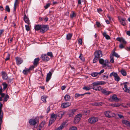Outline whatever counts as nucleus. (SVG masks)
Wrapping results in <instances>:
<instances>
[{"label":"nucleus","instance_id":"obj_1","mask_svg":"<svg viewBox=\"0 0 130 130\" xmlns=\"http://www.w3.org/2000/svg\"><path fill=\"white\" fill-rule=\"evenodd\" d=\"M39 121V117H36L35 118H32L29 119L28 122L30 125L33 126L35 128H36L38 126Z\"/></svg>","mask_w":130,"mask_h":130},{"label":"nucleus","instance_id":"obj_2","mask_svg":"<svg viewBox=\"0 0 130 130\" xmlns=\"http://www.w3.org/2000/svg\"><path fill=\"white\" fill-rule=\"evenodd\" d=\"M56 114L52 113L51 115V118L49 123V125L52 124L55 120L57 117Z\"/></svg>","mask_w":130,"mask_h":130},{"label":"nucleus","instance_id":"obj_3","mask_svg":"<svg viewBox=\"0 0 130 130\" xmlns=\"http://www.w3.org/2000/svg\"><path fill=\"white\" fill-rule=\"evenodd\" d=\"M99 63L102 65L104 67H105L106 66L108 67L109 66V64L110 63L107 59L104 60V59L102 58L100 59H99Z\"/></svg>","mask_w":130,"mask_h":130},{"label":"nucleus","instance_id":"obj_4","mask_svg":"<svg viewBox=\"0 0 130 130\" xmlns=\"http://www.w3.org/2000/svg\"><path fill=\"white\" fill-rule=\"evenodd\" d=\"M110 77L113 76L114 77L115 80L117 82L119 81L120 79V77L116 73L113 72L110 74Z\"/></svg>","mask_w":130,"mask_h":130},{"label":"nucleus","instance_id":"obj_5","mask_svg":"<svg viewBox=\"0 0 130 130\" xmlns=\"http://www.w3.org/2000/svg\"><path fill=\"white\" fill-rule=\"evenodd\" d=\"M104 114L105 116L108 118L114 117L115 116V115L114 113L109 111H105L104 112Z\"/></svg>","mask_w":130,"mask_h":130},{"label":"nucleus","instance_id":"obj_6","mask_svg":"<svg viewBox=\"0 0 130 130\" xmlns=\"http://www.w3.org/2000/svg\"><path fill=\"white\" fill-rule=\"evenodd\" d=\"M82 117V115L81 113L77 114L75 117L74 123L75 124L78 123L80 121Z\"/></svg>","mask_w":130,"mask_h":130},{"label":"nucleus","instance_id":"obj_7","mask_svg":"<svg viewBox=\"0 0 130 130\" xmlns=\"http://www.w3.org/2000/svg\"><path fill=\"white\" fill-rule=\"evenodd\" d=\"M2 104L0 102V130L1 129V124L2 123V118H3V112L2 110Z\"/></svg>","mask_w":130,"mask_h":130},{"label":"nucleus","instance_id":"obj_8","mask_svg":"<svg viewBox=\"0 0 130 130\" xmlns=\"http://www.w3.org/2000/svg\"><path fill=\"white\" fill-rule=\"evenodd\" d=\"M98 121L97 117H93L90 118L88 120V121L89 123L93 124L96 122Z\"/></svg>","mask_w":130,"mask_h":130},{"label":"nucleus","instance_id":"obj_9","mask_svg":"<svg viewBox=\"0 0 130 130\" xmlns=\"http://www.w3.org/2000/svg\"><path fill=\"white\" fill-rule=\"evenodd\" d=\"M48 29V27L47 25H43L41 26L40 32L42 33H44Z\"/></svg>","mask_w":130,"mask_h":130},{"label":"nucleus","instance_id":"obj_10","mask_svg":"<svg viewBox=\"0 0 130 130\" xmlns=\"http://www.w3.org/2000/svg\"><path fill=\"white\" fill-rule=\"evenodd\" d=\"M104 72V70L102 69L99 72H93L91 73V75L93 77H96L99 76L98 75H100Z\"/></svg>","mask_w":130,"mask_h":130},{"label":"nucleus","instance_id":"obj_11","mask_svg":"<svg viewBox=\"0 0 130 130\" xmlns=\"http://www.w3.org/2000/svg\"><path fill=\"white\" fill-rule=\"evenodd\" d=\"M94 55L95 57L99 58L101 57L102 55V51L100 50L96 51L94 53Z\"/></svg>","mask_w":130,"mask_h":130},{"label":"nucleus","instance_id":"obj_12","mask_svg":"<svg viewBox=\"0 0 130 130\" xmlns=\"http://www.w3.org/2000/svg\"><path fill=\"white\" fill-rule=\"evenodd\" d=\"M111 101H113L115 102H118L119 101V99L117 98L116 94L113 95L111 98Z\"/></svg>","mask_w":130,"mask_h":130},{"label":"nucleus","instance_id":"obj_13","mask_svg":"<svg viewBox=\"0 0 130 130\" xmlns=\"http://www.w3.org/2000/svg\"><path fill=\"white\" fill-rule=\"evenodd\" d=\"M71 105L69 102H64L62 103L61 107L63 108H66L70 106Z\"/></svg>","mask_w":130,"mask_h":130},{"label":"nucleus","instance_id":"obj_14","mask_svg":"<svg viewBox=\"0 0 130 130\" xmlns=\"http://www.w3.org/2000/svg\"><path fill=\"white\" fill-rule=\"evenodd\" d=\"M41 58L42 60L45 61H47L49 60V58L47 55L42 54L41 57Z\"/></svg>","mask_w":130,"mask_h":130},{"label":"nucleus","instance_id":"obj_15","mask_svg":"<svg viewBox=\"0 0 130 130\" xmlns=\"http://www.w3.org/2000/svg\"><path fill=\"white\" fill-rule=\"evenodd\" d=\"M15 60L17 64L19 65L22 63L23 62V60L22 59L19 57H16L15 58Z\"/></svg>","mask_w":130,"mask_h":130},{"label":"nucleus","instance_id":"obj_16","mask_svg":"<svg viewBox=\"0 0 130 130\" xmlns=\"http://www.w3.org/2000/svg\"><path fill=\"white\" fill-rule=\"evenodd\" d=\"M66 123L64 122L61 124L59 126L56 128L54 130H62L64 127L66 126Z\"/></svg>","mask_w":130,"mask_h":130},{"label":"nucleus","instance_id":"obj_17","mask_svg":"<svg viewBox=\"0 0 130 130\" xmlns=\"http://www.w3.org/2000/svg\"><path fill=\"white\" fill-rule=\"evenodd\" d=\"M102 93L106 95H107L112 92L111 91H108L104 89H103L101 91Z\"/></svg>","mask_w":130,"mask_h":130},{"label":"nucleus","instance_id":"obj_18","mask_svg":"<svg viewBox=\"0 0 130 130\" xmlns=\"http://www.w3.org/2000/svg\"><path fill=\"white\" fill-rule=\"evenodd\" d=\"M98 85L96 82H95L90 85L91 89H93L95 90L96 89V86Z\"/></svg>","mask_w":130,"mask_h":130},{"label":"nucleus","instance_id":"obj_19","mask_svg":"<svg viewBox=\"0 0 130 130\" xmlns=\"http://www.w3.org/2000/svg\"><path fill=\"white\" fill-rule=\"evenodd\" d=\"M122 122L123 124L130 127V122L129 121L126 120H122Z\"/></svg>","mask_w":130,"mask_h":130},{"label":"nucleus","instance_id":"obj_20","mask_svg":"<svg viewBox=\"0 0 130 130\" xmlns=\"http://www.w3.org/2000/svg\"><path fill=\"white\" fill-rule=\"evenodd\" d=\"M127 83L125 82L121 84V85H123L124 86V88L123 89L125 92H127L128 89L127 88Z\"/></svg>","mask_w":130,"mask_h":130},{"label":"nucleus","instance_id":"obj_21","mask_svg":"<svg viewBox=\"0 0 130 130\" xmlns=\"http://www.w3.org/2000/svg\"><path fill=\"white\" fill-rule=\"evenodd\" d=\"M118 19L121 23L123 25H125L126 24L125 22V19L121 17H119Z\"/></svg>","mask_w":130,"mask_h":130},{"label":"nucleus","instance_id":"obj_22","mask_svg":"<svg viewBox=\"0 0 130 130\" xmlns=\"http://www.w3.org/2000/svg\"><path fill=\"white\" fill-rule=\"evenodd\" d=\"M24 19L26 23L28 24H30L28 18L26 15L25 14L24 15Z\"/></svg>","mask_w":130,"mask_h":130},{"label":"nucleus","instance_id":"obj_23","mask_svg":"<svg viewBox=\"0 0 130 130\" xmlns=\"http://www.w3.org/2000/svg\"><path fill=\"white\" fill-rule=\"evenodd\" d=\"M116 39L118 41L123 43L124 44H126V42L122 38L118 37Z\"/></svg>","mask_w":130,"mask_h":130},{"label":"nucleus","instance_id":"obj_24","mask_svg":"<svg viewBox=\"0 0 130 130\" xmlns=\"http://www.w3.org/2000/svg\"><path fill=\"white\" fill-rule=\"evenodd\" d=\"M76 110L73 109L70 111L69 113V117H72L75 114V113L76 111Z\"/></svg>","mask_w":130,"mask_h":130},{"label":"nucleus","instance_id":"obj_25","mask_svg":"<svg viewBox=\"0 0 130 130\" xmlns=\"http://www.w3.org/2000/svg\"><path fill=\"white\" fill-rule=\"evenodd\" d=\"M52 75V73L51 72H49L47 73V75L46 80V81L47 82H48L49 80L51 79Z\"/></svg>","mask_w":130,"mask_h":130},{"label":"nucleus","instance_id":"obj_26","mask_svg":"<svg viewBox=\"0 0 130 130\" xmlns=\"http://www.w3.org/2000/svg\"><path fill=\"white\" fill-rule=\"evenodd\" d=\"M40 59L39 58H35L34 60L33 63L34 65L35 66H37L38 64V62L39 61Z\"/></svg>","mask_w":130,"mask_h":130},{"label":"nucleus","instance_id":"obj_27","mask_svg":"<svg viewBox=\"0 0 130 130\" xmlns=\"http://www.w3.org/2000/svg\"><path fill=\"white\" fill-rule=\"evenodd\" d=\"M2 78L3 79L6 80L8 78L7 74L6 73L4 72H2Z\"/></svg>","mask_w":130,"mask_h":130},{"label":"nucleus","instance_id":"obj_28","mask_svg":"<svg viewBox=\"0 0 130 130\" xmlns=\"http://www.w3.org/2000/svg\"><path fill=\"white\" fill-rule=\"evenodd\" d=\"M102 33L103 36L105 37L106 39L108 40L110 39V37L107 34L105 31L102 32Z\"/></svg>","mask_w":130,"mask_h":130},{"label":"nucleus","instance_id":"obj_29","mask_svg":"<svg viewBox=\"0 0 130 130\" xmlns=\"http://www.w3.org/2000/svg\"><path fill=\"white\" fill-rule=\"evenodd\" d=\"M29 69L25 68L23 70V73L25 75H27L29 72Z\"/></svg>","mask_w":130,"mask_h":130},{"label":"nucleus","instance_id":"obj_30","mask_svg":"<svg viewBox=\"0 0 130 130\" xmlns=\"http://www.w3.org/2000/svg\"><path fill=\"white\" fill-rule=\"evenodd\" d=\"M64 99L65 101H69L70 100V96L68 94H66L64 97Z\"/></svg>","mask_w":130,"mask_h":130},{"label":"nucleus","instance_id":"obj_31","mask_svg":"<svg viewBox=\"0 0 130 130\" xmlns=\"http://www.w3.org/2000/svg\"><path fill=\"white\" fill-rule=\"evenodd\" d=\"M47 98V96L43 95L41 96V99L44 103H46V99Z\"/></svg>","mask_w":130,"mask_h":130},{"label":"nucleus","instance_id":"obj_32","mask_svg":"<svg viewBox=\"0 0 130 130\" xmlns=\"http://www.w3.org/2000/svg\"><path fill=\"white\" fill-rule=\"evenodd\" d=\"M18 4V0H15L14 4L13 10L15 11L16 9V7L17 6Z\"/></svg>","mask_w":130,"mask_h":130},{"label":"nucleus","instance_id":"obj_33","mask_svg":"<svg viewBox=\"0 0 130 130\" xmlns=\"http://www.w3.org/2000/svg\"><path fill=\"white\" fill-rule=\"evenodd\" d=\"M91 89L90 85L87 86H84L83 88V89L86 91H88Z\"/></svg>","mask_w":130,"mask_h":130},{"label":"nucleus","instance_id":"obj_34","mask_svg":"<svg viewBox=\"0 0 130 130\" xmlns=\"http://www.w3.org/2000/svg\"><path fill=\"white\" fill-rule=\"evenodd\" d=\"M103 104V103L102 102H95L93 103L92 104V105L93 106H99V105H102Z\"/></svg>","mask_w":130,"mask_h":130},{"label":"nucleus","instance_id":"obj_35","mask_svg":"<svg viewBox=\"0 0 130 130\" xmlns=\"http://www.w3.org/2000/svg\"><path fill=\"white\" fill-rule=\"evenodd\" d=\"M41 25H36L35 27V30H41Z\"/></svg>","mask_w":130,"mask_h":130},{"label":"nucleus","instance_id":"obj_36","mask_svg":"<svg viewBox=\"0 0 130 130\" xmlns=\"http://www.w3.org/2000/svg\"><path fill=\"white\" fill-rule=\"evenodd\" d=\"M90 112L89 110H85L83 111L82 113L84 115H88L89 114Z\"/></svg>","mask_w":130,"mask_h":130},{"label":"nucleus","instance_id":"obj_37","mask_svg":"<svg viewBox=\"0 0 130 130\" xmlns=\"http://www.w3.org/2000/svg\"><path fill=\"white\" fill-rule=\"evenodd\" d=\"M76 15V14L74 11H72L70 14V17L72 19L73 18L75 17Z\"/></svg>","mask_w":130,"mask_h":130},{"label":"nucleus","instance_id":"obj_38","mask_svg":"<svg viewBox=\"0 0 130 130\" xmlns=\"http://www.w3.org/2000/svg\"><path fill=\"white\" fill-rule=\"evenodd\" d=\"M110 106H112L113 107H119L120 105V104L118 103H114L111 104L109 105Z\"/></svg>","mask_w":130,"mask_h":130},{"label":"nucleus","instance_id":"obj_39","mask_svg":"<svg viewBox=\"0 0 130 130\" xmlns=\"http://www.w3.org/2000/svg\"><path fill=\"white\" fill-rule=\"evenodd\" d=\"M120 72L123 76H125L126 75V72L125 70L122 69L120 71Z\"/></svg>","mask_w":130,"mask_h":130},{"label":"nucleus","instance_id":"obj_40","mask_svg":"<svg viewBox=\"0 0 130 130\" xmlns=\"http://www.w3.org/2000/svg\"><path fill=\"white\" fill-rule=\"evenodd\" d=\"M98 85H102L106 84V83L104 81H97L96 82Z\"/></svg>","mask_w":130,"mask_h":130},{"label":"nucleus","instance_id":"obj_41","mask_svg":"<svg viewBox=\"0 0 130 130\" xmlns=\"http://www.w3.org/2000/svg\"><path fill=\"white\" fill-rule=\"evenodd\" d=\"M103 89V88L101 86H99L98 87H97L96 89H95V90L96 91L98 90L99 91H100L101 92Z\"/></svg>","mask_w":130,"mask_h":130},{"label":"nucleus","instance_id":"obj_42","mask_svg":"<svg viewBox=\"0 0 130 130\" xmlns=\"http://www.w3.org/2000/svg\"><path fill=\"white\" fill-rule=\"evenodd\" d=\"M45 124V121H43L39 125V126L42 128L44 127V125Z\"/></svg>","mask_w":130,"mask_h":130},{"label":"nucleus","instance_id":"obj_43","mask_svg":"<svg viewBox=\"0 0 130 130\" xmlns=\"http://www.w3.org/2000/svg\"><path fill=\"white\" fill-rule=\"evenodd\" d=\"M108 77V75L107 74H106L105 75H103L101 77L103 78L104 80H106L107 79Z\"/></svg>","mask_w":130,"mask_h":130},{"label":"nucleus","instance_id":"obj_44","mask_svg":"<svg viewBox=\"0 0 130 130\" xmlns=\"http://www.w3.org/2000/svg\"><path fill=\"white\" fill-rule=\"evenodd\" d=\"M72 34H69L67 35V39L68 40H69L71 39L72 36Z\"/></svg>","mask_w":130,"mask_h":130},{"label":"nucleus","instance_id":"obj_45","mask_svg":"<svg viewBox=\"0 0 130 130\" xmlns=\"http://www.w3.org/2000/svg\"><path fill=\"white\" fill-rule=\"evenodd\" d=\"M111 56H112L113 57V56H114L117 58H119L120 57L119 56L117 53H116L114 51L113 52V53L112 55Z\"/></svg>","mask_w":130,"mask_h":130},{"label":"nucleus","instance_id":"obj_46","mask_svg":"<svg viewBox=\"0 0 130 130\" xmlns=\"http://www.w3.org/2000/svg\"><path fill=\"white\" fill-rule=\"evenodd\" d=\"M2 85L3 87V89L4 90L8 86L7 84L5 83H3L2 84Z\"/></svg>","mask_w":130,"mask_h":130},{"label":"nucleus","instance_id":"obj_47","mask_svg":"<svg viewBox=\"0 0 130 130\" xmlns=\"http://www.w3.org/2000/svg\"><path fill=\"white\" fill-rule=\"evenodd\" d=\"M99 58L96 57L95 56L93 60V63H95L96 62L98 61Z\"/></svg>","mask_w":130,"mask_h":130},{"label":"nucleus","instance_id":"obj_48","mask_svg":"<svg viewBox=\"0 0 130 130\" xmlns=\"http://www.w3.org/2000/svg\"><path fill=\"white\" fill-rule=\"evenodd\" d=\"M84 95V94H79L78 93H76L75 94V97L76 98H77L81 96H83Z\"/></svg>","mask_w":130,"mask_h":130},{"label":"nucleus","instance_id":"obj_49","mask_svg":"<svg viewBox=\"0 0 130 130\" xmlns=\"http://www.w3.org/2000/svg\"><path fill=\"white\" fill-rule=\"evenodd\" d=\"M69 130H77V128L75 126H72L70 127Z\"/></svg>","mask_w":130,"mask_h":130},{"label":"nucleus","instance_id":"obj_50","mask_svg":"<svg viewBox=\"0 0 130 130\" xmlns=\"http://www.w3.org/2000/svg\"><path fill=\"white\" fill-rule=\"evenodd\" d=\"M9 98V96L8 95H6L4 98V101H7L8 100Z\"/></svg>","mask_w":130,"mask_h":130},{"label":"nucleus","instance_id":"obj_51","mask_svg":"<svg viewBox=\"0 0 130 130\" xmlns=\"http://www.w3.org/2000/svg\"><path fill=\"white\" fill-rule=\"evenodd\" d=\"M79 58L81 60H82L83 61H84V58L83 57V55L82 54H81L80 55V56H79Z\"/></svg>","mask_w":130,"mask_h":130},{"label":"nucleus","instance_id":"obj_52","mask_svg":"<svg viewBox=\"0 0 130 130\" xmlns=\"http://www.w3.org/2000/svg\"><path fill=\"white\" fill-rule=\"evenodd\" d=\"M64 114V112H62V111H60L59 112V115H58V116H59V115H61V117L60 118V119L61 118H62V116Z\"/></svg>","mask_w":130,"mask_h":130},{"label":"nucleus","instance_id":"obj_53","mask_svg":"<svg viewBox=\"0 0 130 130\" xmlns=\"http://www.w3.org/2000/svg\"><path fill=\"white\" fill-rule=\"evenodd\" d=\"M117 115L118 116L119 118L120 119H122L124 118L123 116L121 114L117 113Z\"/></svg>","mask_w":130,"mask_h":130},{"label":"nucleus","instance_id":"obj_54","mask_svg":"<svg viewBox=\"0 0 130 130\" xmlns=\"http://www.w3.org/2000/svg\"><path fill=\"white\" fill-rule=\"evenodd\" d=\"M110 62H111L113 63L114 62V59L113 57L112 56H110Z\"/></svg>","mask_w":130,"mask_h":130},{"label":"nucleus","instance_id":"obj_55","mask_svg":"<svg viewBox=\"0 0 130 130\" xmlns=\"http://www.w3.org/2000/svg\"><path fill=\"white\" fill-rule=\"evenodd\" d=\"M46 55H47L48 56H49L51 57H52L53 56L52 53V52H48L47 53V54Z\"/></svg>","mask_w":130,"mask_h":130},{"label":"nucleus","instance_id":"obj_56","mask_svg":"<svg viewBox=\"0 0 130 130\" xmlns=\"http://www.w3.org/2000/svg\"><path fill=\"white\" fill-rule=\"evenodd\" d=\"M5 9L8 12H10V9L8 6H6Z\"/></svg>","mask_w":130,"mask_h":130},{"label":"nucleus","instance_id":"obj_57","mask_svg":"<svg viewBox=\"0 0 130 130\" xmlns=\"http://www.w3.org/2000/svg\"><path fill=\"white\" fill-rule=\"evenodd\" d=\"M50 5L51 4L50 3H48L44 6V7L45 9H47L50 7Z\"/></svg>","mask_w":130,"mask_h":130},{"label":"nucleus","instance_id":"obj_58","mask_svg":"<svg viewBox=\"0 0 130 130\" xmlns=\"http://www.w3.org/2000/svg\"><path fill=\"white\" fill-rule=\"evenodd\" d=\"M25 28L26 29L27 31H28L29 29V27L28 25H25Z\"/></svg>","mask_w":130,"mask_h":130},{"label":"nucleus","instance_id":"obj_59","mask_svg":"<svg viewBox=\"0 0 130 130\" xmlns=\"http://www.w3.org/2000/svg\"><path fill=\"white\" fill-rule=\"evenodd\" d=\"M119 47L121 49H122L124 48V46L122 44H121L119 45Z\"/></svg>","mask_w":130,"mask_h":130},{"label":"nucleus","instance_id":"obj_60","mask_svg":"<svg viewBox=\"0 0 130 130\" xmlns=\"http://www.w3.org/2000/svg\"><path fill=\"white\" fill-rule=\"evenodd\" d=\"M96 25L98 27H99L101 26V24L100 23L98 22H96Z\"/></svg>","mask_w":130,"mask_h":130},{"label":"nucleus","instance_id":"obj_61","mask_svg":"<svg viewBox=\"0 0 130 130\" xmlns=\"http://www.w3.org/2000/svg\"><path fill=\"white\" fill-rule=\"evenodd\" d=\"M78 44L82 45V39L81 38H79L78 40Z\"/></svg>","mask_w":130,"mask_h":130},{"label":"nucleus","instance_id":"obj_62","mask_svg":"<svg viewBox=\"0 0 130 130\" xmlns=\"http://www.w3.org/2000/svg\"><path fill=\"white\" fill-rule=\"evenodd\" d=\"M13 38H10L8 39V42L9 43H11L12 41Z\"/></svg>","mask_w":130,"mask_h":130},{"label":"nucleus","instance_id":"obj_63","mask_svg":"<svg viewBox=\"0 0 130 130\" xmlns=\"http://www.w3.org/2000/svg\"><path fill=\"white\" fill-rule=\"evenodd\" d=\"M9 54H8L6 57V58L5 59V60L6 61L8 60L9 59Z\"/></svg>","mask_w":130,"mask_h":130},{"label":"nucleus","instance_id":"obj_64","mask_svg":"<svg viewBox=\"0 0 130 130\" xmlns=\"http://www.w3.org/2000/svg\"><path fill=\"white\" fill-rule=\"evenodd\" d=\"M66 88V86H62L61 87V90H63L65 89Z\"/></svg>","mask_w":130,"mask_h":130}]
</instances>
